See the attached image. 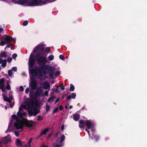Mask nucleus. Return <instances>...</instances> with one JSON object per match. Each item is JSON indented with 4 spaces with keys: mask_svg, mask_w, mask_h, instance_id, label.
Instances as JSON below:
<instances>
[{
    "mask_svg": "<svg viewBox=\"0 0 147 147\" xmlns=\"http://www.w3.org/2000/svg\"><path fill=\"white\" fill-rule=\"evenodd\" d=\"M28 109L32 111L33 115H36L39 112L38 109V104L37 102L34 103L31 101L29 103H27L26 105H23L19 109V110L17 113V116L13 115L11 116V120L10 124L9 125L7 131H11L10 128L11 123L15 121L14 126L17 129H22L24 126V117H26L27 114L23 111V109Z\"/></svg>",
    "mask_w": 147,
    "mask_h": 147,
    "instance_id": "obj_1",
    "label": "nucleus"
},
{
    "mask_svg": "<svg viewBox=\"0 0 147 147\" xmlns=\"http://www.w3.org/2000/svg\"><path fill=\"white\" fill-rule=\"evenodd\" d=\"M32 54L31 53L30 55L29 63V70L30 73L36 76L37 77H42L43 76H45V74L49 73L50 77L52 78H53V74L55 76H58L60 74L59 71H56L54 74L55 70V68L53 67H51L49 68H46V66L40 67V68H36L35 69H33L32 66L34 63L35 59L32 57Z\"/></svg>",
    "mask_w": 147,
    "mask_h": 147,
    "instance_id": "obj_2",
    "label": "nucleus"
},
{
    "mask_svg": "<svg viewBox=\"0 0 147 147\" xmlns=\"http://www.w3.org/2000/svg\"><path fill=\"white\" fill-rule=\"evenodd\" d=\"M30 76L31 75H32V77H30V82L29 84V87L30 90L29 88H27L25 91V93H28L30 91V96L31 98H33L43 96V90L41 87L37 88L34 92V90L37 87V84L36 81L33 79V77L34 75L36 76L34 74L32 75L30 73Z\"/></svg>",
    "mask_w": 147,
    "mask_h": 147,
    "instance_id": "obj_3",
    "label": "nucleus"
},
{
    "mask_svg": "<svg viewBox=\"0 0 147 147\" xmlns=\"http://www.w3.org/2000/svg\"><path fill=\"white\" fill-rule=\"evenodd\" d=\"M44 45L42 44H40L38 45L33 50V52L35 53L37 51L38 53L37 55H45V52L44 51Z\"/></svg>",
    "mask_w": 147,
    "mask_h": 147,
    "instance_id": "obj_4",
    "label": "nucleus"
},
{
    "mask_svg": "<svg viewBox=\"0 0 147 147\" xmlns=\"http://www.w3.org/2000/svg\"><path fill=\"white\" fill-rule=\"evenodd\" d=\"M12 37L8 35H5L2 36L1 38V41L0 45L2 46L9 43L12 39Z\"/></svg>",
    "mask_w": 147,
    "mask_h": 147,
    "instance_id": "obj_5",
    "label": "nucleus"
},
{
    "mask_svg": "<svg viewBox=\"0 0 147 147\" xmlns=\"http://www.w3.org/2000/svg\"><path fill=\"white\" fill-rule=\"evenodd\" d=\"M56 138H57L56 142L52 145V147H61L63 145V144H61V143L64 140L65 136L63 134L62 135L60 139L58 138L57 136L56 137Z\"/></svg>",
    "mask_w": 147,
    "mask_h": 147,
    "instance_id": "obj_6",
    "label": "nucleus"
},
{
    "mask_svg": "<svg viewBox=\"0 0 147 147\" xmlns=\"http://www.w3.org/2000/svg\"><path fill=\"white\" fill-rule=\"evenodd\" d=\"M45 55H37V56L38 57L40 56V57L37 60L38 63L40 65H44L47 62V60L46 58L44 57Z\"/></svg>",
    "mask_w": 147,
    "mask_h": 147,
    "instance_id": "obj_7",
    "label": "nucleus"
},
{
    "mask_svg": "<svg viewBox=\"0 0 147 147\" xmlns=\"http://www.w3.org/2000/svg\"><path fill=\"white\" fill-rule=\"evenodd\" d=\"M24 125H25L26 127H31L33 126L34 122L32 121H29L24 117Z\"/></svg>",
    "mask_w": 147,
    "mask_h": 147,
    "instance_id": "obj_8",
    "label": "nucleus"
},
{
    "mask_svg": "<svg viewBox=\"0 0 147 147\" xmlns=\"http://www.w3.org/2000/svg\"><path fill=\"white\" fill-rule=\"evenodd\" d=\"M0 88L3 92H5L6 90L5 85V79L2 78L0 80Z\"/></svg>",
    "mask_w": 147,
    "mask_h": 147,
    "instance_id": "obj_9",
    "label": "nucleus"
},
{
    "mask_svg": "<svg viewBox=\"0 0 147 147\" xmlns=\"http://www.w3.org/2000/svg\"><path fill=\"white\" fill-rule=\"evenodd\" d=\"M87 128L89 129H91V130L93 131H94L93 125L89 120H87L85 121Z\"/></svg>",
    "mask_w": 147,
    "mask_h": 147,
    "instance_id": "obj_10",
    "label": "nucleus"
},
{
    "mask_svg": "<svg viewBox=\"0 0 147 147\" xmlns=\"http://www.w3.org/2000/svg\"><path fill=\"white\" fill-rule=\"evenodd\" d=\"M11 141V139L9 136H6L2 139V142L5 144L8 143Z\"/></svg>",
    "mask_w": 147,
    "mask_h": 147,
    "instance_id": "obj_11",
    "label": "nucleus"
},
{
    "mask_svg": "<svg viewBox=\"0 0 147 147\" xmlns=\"http://www.w3.org/2000/svg\"><path fill=\"white\" fill-rule=\"evenodd\" d=\"M42 88L45 90L50 89V85L49 83L47 81L44 82L42 85Z\"/></svg>",
    "mask_w": 147,
    "mask_h": 147,
    "instance_id": "obj_12",
    "label": "nucleus"
},
{
    "mask_svg": "<svg viewBox=\"0 0 147 147\" xmlns=\"http://www.w3.org/2000/svg\"><path fill=\"white\" fill-rule=\"evenodd\" d=\"M85 123V122L82 120H80V121L79 126L82 130H84V129Z\"/></svg>",
    "mask_w": 147,
    "mask_h": 147,
    "instance_id": "obj_13",
    "label": "nucleus"
},
{
    "mask_svg": "<svg viewBox=\"0 0 147 147\" xmlns=\"http://www.w3.org/2000/svg\"><path fill=\"white\" fill-rule=\"evenodd\" d=\"M2 95L3 99L5 101H7L9 102H11L12 99V97L11 96H10L8 98L4 94H3Z\"/></svg>",
    "mask_w": 147,
    "mask_h": 147,
    "instance_id": "obj_14",
    "label": "nucleus"
},
{
    "mask_svg": "<svg viewBox=\"0 0 147 147\" xmlns=\"http://www.w3.org/2000/svg\"><path fill=\"white\" fill-rule=\"evenodd\" d=\"M0 64H2V66L3 67H5L6 65V61L3 60V59L0 58Z\"/></svg>",
    "mask_w": 147,
    "mask_h": 147,
    "instance_id": "obj_15",
    "label": "nucleus"
},
{
    "mask_svg": "<svg viewBox=\"0 0 147 147\" xmlns=\"http://www.w3.org/2000/svg\"><path fill=\"white\" fill-rule=\"evenodd\" d=\"M16 144L18 146H20V147H22L23 146L22 145V143L18 139L16 140ZM26 147L27 145H24V147Z\"/></svg>",
    "mask_w": 147,
    "mask_h": 147,
    "instance_id": "obj_16",
    "label": "nucleus"
},
{
    "mask_svg": "<svg viewBox=\"0 0 147 147\" xmlns=\"http://www.w3.org/2000/svg\"><path fill=\"white\" fill-rule=\"evenodd\" d=\"M73 116L74 119L76 121H77L79 119L80 116L78 114H76L74 115Z\"/></svg>",
    "mask_w": 147,
    "mask_h": 147,
    "instance_id": "obj_17",
    "label": "nucleus"
},
{
    "mask_svg": "<svg viewBox=\"0 0 147 147\" xmlns=\"http://www.w3.org/2000/svg\"><path fill=\"white\" fill-rule=\"evenodd\" d=\"M55 98V97L53 96L52 97L49 98L48 100V102H51L54 101V99Z\"/></svg>",
    "mask_w": 147,
    "mask_h": 147,
    "instance_id": "obj_18",
    "label": "nucleus"
},
{
    "mask_svg": "<svg viewBox=\"0 0 147 147\" xmlns=\"http://www.w3.org/2000/svg\"><path fill=\"white\" fill-rule=\"evenodd\" d=\"M54 59V56L53 55H50L48 57V60L50 61H52Z\"/></svg>",
    "mask_w": 147,
    "mask_h": 147,
    "instance_id": "obj_19",
    "label": "nucleus"
},
{
    "mask_svg": "<svg viewBox=\"0 0 147 147\" xmlns=\"http://www.w3.org/2000/svg\"><path fill=\"white\" fill-rule=\"evenodd\" d=\"M6 56V53L4 52H2L0 54V57H5Z\"/></svg>",
    "mask_w": 147,
    "mask_h": 147,
    "instance_id": "obj_20",
    "label": "nucleus"
},
{
    "mask_svg": "<svg viewBox=\"0 0 147 147\" xmlns=\"http://www.w3.org/2000/svg\"><path fill=\"white\" fill-rule=\"evenodd\" d=\"M92 135L93 136L92 137V138L93 140H97L98 138V137L97 135H94V134H92Z\"/></svg>",
    "mask_w": 147,
    "mask_h": 147,
    "instance_id": "obj_21",
    "label": "nucleus"
},
{
    "mask_svg": "<svg viewBox=\"0 0 147 147\" xmlns=\"http://www.w3.org/2000/svg\"><path fill=\"white\" fill-rule=\"evenodd\" d=\"M70 89L71 91H73L74 90V87L72 84H70Z\"/></svg>",
    "mask_w": 147,
    "mask_h": 147,
    "instance_id": "obj_22",
    "label": "nucleus"
},
{
    "mask_svg": "<svg viewBox=\"0 0 147 147\" xmlns=\"http://www.w3.org/2000/svg\"><path fill=\"white\" fill-rule=\"evenodd\" d=\"M49 128H47L44 129L42 133V134H45L49 130Z\"/></svg>",
    "mask_w": 147,
    "mask_h": 147,
    "instance_id": "obj_23",
    "label": "nucleus"
},
{
    "mask_svg": "<svg viewBox=\"0 0 147 147\" xmlns=\"http://www.w3.org/2000/svg\"><path fill=\"white\" fill-rule=\"evenodd\" d=\"M71 98L73 99H75L76 96V93H72L71 94Z\"/></svg>",
    "mask_w": 147,
    "mask_h": 147,
    "instance_id": "obj_24",
    "label": "nucleus"
},
{
    "mask_svg": "<svg viewBox=\"0 0 147 147\" xmlns=\"http://www.w3.org/2000/svg\"><path fill=\"white\" fill-rule=\"evenodd\" d=\"M10 82V81H7V88L8 90H9L10 89V87L9 85V82Z\"/></svg>",
    "mask_w": 147,
    "mask_h": 147,
    "instance_id": "obj_25",
    "label": "nucleus"
},
{
    "mask_svg": "<svg viewBox=\"0 0 147 147\" xmlns=\"http://www.w3.org/2000/svg\"><path fill=\"white\" fill-rule=\"evenodd\" d=\"M32 138H31L29 141L27 143V146H28L29 147H30V143L31 142L32 140Z\"/></svg>",
    "mask_w": 147,
    "mask_h": 147,
    "instance_id": "obj_26",
    "label": "nucleus"
},
{
    "mask_svg": "<svg viewBox=\"0 0 147 147\" xmlns=\"http://www.w3.org/2000/svg\"><path fill=\"white\" fill-rule=\"evenodd\" d=\"M50 108V106L48 104H46V110L47 112H48Z\"/></svg>",
    "mask_w": 147,
    "mask_h": 147,
    "instance_id": "obj_27",
    "label": "nucleus"
},
{
    "mask_svg": "<svg viewBox=\"0 0 147 147\" xmlns=\"http://www.w3.org/2000/svg\"><path fill=\"white\" fill-rule=\"evenodd\" d=\"M8 75H9V76L11 77V76H12V71H11V70H9L8 71Z\"/></svg>",
    "mask_w": 147,
    "mask_h": 147,
    "instance_id": "obj_28",
    "label": "nucleus"
},
{
    "mask_svg": "<svg viewBox=\"0 0 147 147\" xmlns=\"http://www.w3.org/2000/svg\"><path fill=\"white\" fill-rule=\"evenodd\" d=\"M19 90L20 91L22 92L24 91V88L23 86H20L19 87Z\"/></svg>",
    "mask_w": 147,
    "mask_h": 147,
    "instance_id": "obj_29",
    "label": "nucleus"
},
{
    "mask_svg": "<svg viewBox=\"0 0 147 147\" xmlns=\"http://www.w3.org/2000/svg\"><path fill=\"white\" fill-rule=\"evenodd\" d=\"M59 58L61 59L62 60H64V57L62 55H60L59 56Z\"/></svg>",
    "mask_w": 147,
    "mask_h": 147,
    "instance_id": "obj_30",
    "label": "nucleus"
},
{
    "mask_svg": "<svg viewBox=\"0 0 147 147\" xmlns=\"http://www.w3.org/2000/svg\"><path fill=\"white\" fill-rule=\"evenodd\" d=\"M28 21H27V20L23 22V25L24 26H26L28 24Z\"/></svg>",
    "mask_w": 147,
    "mask_h": 147,
    "instance_id": "obj_31",
    "label": "nucleus"
},
{
    "mask_svg": "<svg viewBox=\"0 0 147 147\" xmlns=\"http://www.w3.org/2000/svg\"><path fill=\"white\" fill-rule=\"evenodd\" d=\"M17 68L16 67H14L12 68L11 71H17Z\"/></svg>",
    "mask_w": 147,
    "mask_h": 147,
    "instance_id": "obj_32",
    "label": "nucleus"
},
{
    "mask_svg": "<svg viewBox=\"0 0 147 147\" xmlns=\"http://www.w3.org/2000/svg\"><path fill=\"white\" fill-rule=\"evenodd\" d=\"M45 51L47 53H49L50 52V49L49 48H47L45 49Z\"/></svg>",
    "mask_w": 147,
    "mask_h": 147,
    "instance_id": "obj_33",
    "label": "nucleus"
},
{
    "mask_svg": "<svg viewBox=\"0 0 147 147\" xmlns=\"http://www.w3.org/2000/svg\"><path fill=\"white\" fill-rule=\"evenodd\" d=\"M19 132L16 131H15L14 134L16 136L18 137L19 136Z\"/></svg>",
    "mask_w": 147,
    "mask_h": 147,
    "instance_id": "obj_34",
    "label": "nucleus"
},
{
    "mask_svg": "<svg viewBox=\"0 0 147 147\" xmlns=\"http://www.w3.org/2000/svg\"><path fill=\"white\" fill-rule=\"evenodd\" d=\"M37 119L38 120H41L42 119V118L39 115L37 117Z\"/></svg>",
    "mask_w": 147,
    "mask_h": 147,
    "instance_id": "obj_35",
    "label": "nucleus"
},
{
    "mask_svg": "<svg viewBox=\"0 0 147 147\" xmlns=\"http://www.w3.org/2000/svg\"><path fill=\"white\" fill-rule=\"evenodd\" d=\"M17 55L16 53H14L12 55V57L13 59H15L17 57Z\"/></svg>",
    "mask_w": 147,
    "mask_h": 147,
    "instance_id": "obj_36",
    "label": "nucleus"
},
{
    "mask_svg": "<svg viewBox=\"0 0 147 147\" xmlns=\"http://www.w3.org/2000/svg\"><path fill=\"white\" fill-rule=\"evenodd\" d=\"M58 110V107L56 108L53 111V113H55L57 112Z\"/></svg>",
    "mask_w": 147,
    "mask_h": 147,
    "instance_id": "obj_37",
    "label": "nucleus"
},
{
    "mask_svg": "<svg viewBox=\"0 0 147 147\" xmlns=\"http://www.w3.org/2000/svg\"><path fill=\"white\" fill-rule=\"evenodd\" d=\"M60 88L61 90H64L65 88L63 84H61L60 86Z\"/></svg>",
    "mask_w": 147,
    "mask_h": 147,
    "instance_id": "obj_38",
    "label": "nucleus"
},
{
    "mask_svg": "<svg viewBox=\"0 0 147 147\" xmlns=\"http://www.w3.org/2000/svg\"><path fill=\"white\" fill-rule=\"evenodd\" d=\"M45 94L47 96H48V91L47 90H46L45 92Z\"/></svg>",
    "mask_w": 147,
    "mask_h": 147,
    "instance_id": "obj_39",
    "label": "nucleus"
},
{
    "mask_svg": "<svg viewBox=\"0 0 147 147\" xmlns=\"http://www.w3.org/2000/svg\"><path fill=\"white\" fill-rule=\"evenodd\" d=\"M59 109L60 110H61V111L62 110V109H63V107L61 105H60L59 106Z\"/></svg>",
    "mask_w": 147,
    "mask_h": 147,
    "instance_id": "obj_40",
    "label": "nucleus"
},
{
    "mask_svg": "<svg viewBox=\"0 0 147 147\" xmlns=\"http://www.w3.org/2000/svg\"><path fill=\"white\" fill-rule=\"evenodd\" d=\"M51 134H49V135H48V136L47 137V139H49L50 138V137H51Z\"/></svg>",
    "mask_w": 147,
    "mask_h": 147,
    "instance_id": "obj_41",
    "label": "nucleus"
},
{
    "mask_svg": "<svg viewBox=\"0 0 147 147\" xmlns=\"http://www.w3.org/2000/svg\"><path fill=\"white\" fill-rule=\"evenodd\" d=\"M12 60V59L11 58H9L7 59V61L10 62Z\"/></svg>",
    "mask_w": 147,
    "mask_h": 147,
    "instance_id": "obj_42",
    "label": "nucleus"
},
{
    "mask_svg": "<svg viewBox=\"0 0 147 147\" xmlns=\"http://www.w3.org/2000/svg\"><path fill=\"white\" fill-rule=\"evenodd\" d=\"M71 96H69L67 97V98L68 99H71Z\"/></svg>",
    "mask_w": 147,
    "mask_h": 147,
    "instance_id": "obj_43",
    "label": "nucleus"
},
{
    "mask_svg": "<svg viewBox=\"0 0 147 147\" xmlns=\"http://www.w3.org/2000/svg\"><path fill=\"white\" fill-rule=\"evenodd\" d=\"M48 146H46L45 144H42L41 147H48Z\"/></svg>",
    "mask_w": 147,
    "mask_h": 147,
    "instance_id": "obj_44",
    "label": "nucleus"
},
{
    "mask_svg": "<svg viewBox=\"0 0 147 147\" xmlns=\"http://www.w3.org/2000/svg\"><path fill=\"white\" fill-rule=\"evenodd\" d=\"M64 126L63 125L61 127V129L62 130H63L64 129Z\"/></svg>",
    "mask_w": 147,
    "mask_h": 147,
    "instance_id": "obj_45",
    "label": "nucleus"
},
{
    "mask_svg": "<svg viewBox=\"0 0 147 147\" xmlns=\"http://www.w3.org/2000/svg\"><path fill=\"white\" fill-rule=\"evenodd\" d=\"M59 99L58 98L57 99V100H56L55 102V103H57L59 101Z\"/></svg>",
    "mask_w": 147,
    "mask_h": 147,
    "instance_id": "obj_46",
    "label": "nucleus"
},
{
    "mask_svg": "<svg viewBox=\"0 0 147 147\" xmlns=\"http://www.w3.org/2000/svg\"><path fill=\"white\" fill-rule=\"evenodd\" d=\"M86 130L88 132V134L90 136V134H89L90 132H89V131H88V130H87V129H86Z\"/></svg>",
    "mask_w": 147,
    "mask_h": 147,
    "instance_id": "obj_47",
    "label": "nucleus"
},
{
    "mask_svg": "<svg viewBox=\"0 0 147 147\" xmlns=\"http://www.w3.org/2000/svg\"><path fill=\"white\" fill-rule=\"evenodd\" d=\"M3 30L2 28H0V33L3 31Z\"/></svg>",
    "mask_w": 147,
    "mask_h": 147,
    "instance_id": "obj_48",
    "label": "nucleus"
},
{
    "mask_svg": "<svg viewBox=\"0 0 147 147\" xmlns=\"http://www.w3.org/2000/svg\"><path fill=\"white\" fill-rule=\"evenodd\" d=\"M58 88H59V86H57V89L56 90V92L58 90Z\"/></svg>",
    "mask_w": 147,
    "mask_h": 147,
    "instance_id": "obj_49",
    "label": "nucleus"
},
{
    "mask_svg": "<svg viewBox=\"0 0 147 147\" xmlns=\"http://www.w3.org/2000/svg\"><path fill=\"white\" fill-rule=\"evenodd\" d=\"M72 108V106H70V107H69V108H70V109H71Z\"/></svg>",
    "mask_w": 147,
    "mask_h": 147,
    "instance_id": "obj_50",
    "label": "nucleus"
},
{
    "mask_svg": "<svg viewBox=\"0 0 147 147\" xmlns=\"http://www.w3.org/2000/svg\"><path fill=\"white\" fill-rule=\"evenodd\" d=\"M1 142L0 141V147H1Z\"/></svg>",
    "mask_w": 147,
    "mask_h": 147,
    "instance_id": "obj_51",
    "label": "nucleus"
},
{
    "mask_svg": "<svg viewBox=\"0 0 147 147\" xmlns=\"http://www.w3.org/2000/svg\"><path fill=\"white\" fill-rule=\"evenodd\" d=\"M5 109H7V107L6 106H5Z\"/></svg>",
    "mask_w": 147,
    "mask_h": 147,
    "instance_id": "obj_52",
    "label": "nucleus"
},
{
    "mask_svg": "<svg viewBox=\"0 0 147 147\" xmlns=\"http://www.w3.org/2000/svg\"><path fill=\"white\" fill-rule=\"evenodd\" d=\"M7 46H8L9 47H10L9 46V45H8Z\"/></svg>",
    "mask_w": 147,
    "mask_h": 147,
    "instance_id": "obj_53",
    "label": "nucleus"
},
{
    "mask_svg": "<svg viewBox=\"0 0 147 147\" xmlns=\"http://www.w3.org/2000/svg\"><path fill=\"white\" fill-rule=\"evenodd\" d=\"M67 108V107L66 106L65 107V108L66 109Z\"/></svg>",
    "mask_w": 147,
    "mask_h": 147,
    "instance_id": "obj_54",
    "label": "nucleus"
},
{
    "mask_svg": "<svg viewBox=\"0 0 147 147\" xmlns=\"http://www.w3.org/2000/svg\"><path fill=\"white\" fill-rule=\"evenodd\" d=\"M1 67H0V70H1Z\"/></svg>",
    "mask_w": 147,
    "mask_h": 147,
    "instance_id": "obj_55",
    "label": "nucleus"
},
{
    "mask_svg": "<svg viewBox=\"0 0 147 147\" xmlns=\"http://www.w3.org/2000/svg\"><path fill=\"white\" fill-rule=\"evenodd\" d=\"M11 107L12 108V106H11Z\"/></svg>",
    "mask_w": 147,
    "mask_h": 147,
    "instance_id": "obj_56",
    "label": "nucleus"
}]
</instances>
